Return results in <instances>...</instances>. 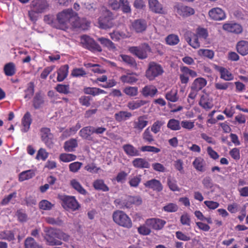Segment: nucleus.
Here are the masks:
<instances>
[{"mask_svg": "<svg viewBox=\"0 0 248 248\" xmlns=\"http://www.w3.org/2000/svg\"><path fill=\"white\" fill-rule=\"evenodd\" d=\"M124 92L127 95L135 96L138 94V88L136 87H128L124 88Z\"/></svg>", "mask_w": 248, "mask_h": 248, "instance_id": "nucleus-54", "label": "nucleus"}, {"mask_svg": "<svg viewBox=\"0 0 248 248\" xmlns=\"http://www.w3.org/2000/svg\"><path fill=\"white\" fill-rule=\"evenodd\" d=\"M148 4L152 12L158 14L163 13L162 5L157 0H148Z\"/></svg>", "mask_w": 248, "mask_h": 248, "instance_id": "nucleus-19", "label": "nucleus"}, {"mask_svg": "<svg viewBox=\"0 0 248 248\" xmlns=\"http://www.w3.org/2000/svg\"><path fill=\"white\" fill-rule=\"evenodd\" d=\"M199 105L205 109H209L213 106V99L208 94H203L201 97Z\"/></svg>", "mask_w": 248, "mask_h": 248, "instance_id": "nucleus-18", "label": "nucleus"}, {"mask_svg": "<svg viewBox=\"0 0 248 248\" xmlns=\"http://www.w3.org/2000/svg\"><path fill=\"white\" fill-rule=\"evenodd\" d=\"M199 38L196 34H194L192 38L187 37L186 40L191 47L196 49L200 46V43L199 41Z\"/></svg>", "mask_w": 248, "mask_h": 248, "instance_id": "nucleus-44", "label": "nucleus"}, {"mask_svg": "<svg viewBox=\"0 0 248 248\" xmlns=\"http://www.w3.org/2000/svg\"><path fill=\"white\" fill-rule=\"evenodd\" d=\"M113 221L118 225L126 229H130L132 227V221L130 217L124 211L117 210L112 214Z\"/></svg>", "mask_w": 248, "mask_h": 248, "instance_id": "nucleus-3", "label": "nucleus"}, {"mask_svg": "<svg viewBox=\"0 0 248 248\" xmlns=\"http://www.w3.org/2000/svg\"><path fill=\"white\" fill-rule=\"evenodd\" d=\"M108 79V77L106 75H103L98 77L94 83L98 84L99 86L104 88H109L116 85V82L114 79Z\"/></svg>", "mask_w": 248, "mask_h": 248, "instance_id": "nucleus-12", "label": "nucleus"}, {"mask_svg": "<svg viewBox=\"0 0 248 248\" xmlns=\"http://www.w3.org/2000/svg\"><path fill=\"white\" fill-rule=\"evenodd\" d=\"M58 230L52 227L45 228L44 232L45 233L44 239L47 244L49 246H61L62 243L59 240H57L58 233Z\"/></svg>", "mask_w": 248, "mask_h": 248, "instance_id": "nucleus-5", "label": "nucleus"}, {"mask_svg": "<svg viewBox=\"0 0 248 248\" xmlns=\"http://www.w3.org/2000/svg\"><path fill=\"white\" fill-rule=\"evenodd\" d=\"M231 84V83L230 82H218L215 83V87L218 90H226Z\"/></svg>", "mask_w": 248, "mask_h": 248, "instance_id": "nucleus-60", "label": "nucleus"}, {"mask_svg": "<svg viewBox=\"0 0 248 248\" xmlns=\"http://www.w3.org/2000/svg\"><path fill=\"white\" fill-rule=\"evenodd\" d=\"M92 134H93L92 126H86L83 127L79 132L80 136L88 140H92L91 135Z\"/></svg>", "mask_w": 248, "mask_h": 248, "instance_id": "nucleus-37", "label": "nucleus"}, {"mask_svg": "<svg viewBox=\"0 0 248 248\" xmlns=\"http://www.w3.org/2000/svg\"><path fill=\"white\" fill-rule=\"evenodd\" d=\"M200 39L206 40L208 36V32L206 29L202 27H198L195 34Z\"/></svg>", "mask_w": 248, "mask_h": 248, "instance_id": "nucleus-49", "label": "nucleus"}, {"mask_svg": "<svg viewBox=\"0 0 248 248\" xmlns=\"http://www.w3.org/2000/svg\"><path fill=\"white\" fill-rule=\"evenodd\" d=\"M195 169L201 172H204L205 170L206 163L203 158L201 157H196L192 163Z\"/></svg>", "mask_w": 248, "mask_h": 248, "instance_id": "nucleus-29", "label": "nucleus"}, {"mask_svg": "<svg viewBox=\"0 0 248 248\" xmlns=\"http://www.w3.org/2000/svg\"><path fill=\"white\" fill-rule=\"evenodd\" d=\"M146 21L144 19L135 20L131 24V29L137 33H141L145 31L147 28Z\"/></svg>", "mask_w": 248, "mask_h": 248, "instance_id": "nucleus-14", "label": "nucleus"}, {"mask_svg": "<svg viewBox=\"0 0 248 248\" xmlns=\"http://www.w3.org/2000/svg\"><path fill=\"white\" fill-rule=\"evenodd\" d=\"M34 86L33 82H31L28 84V87L25 90L24 98L29 100L31 98L34 92Z\"/></svg>", "mask_w": 248, "mask_h": 248, "instance_id": "nucleus-46", "label": "nucleus"}, {"mask_svg": "<svg viewBox=\"0 0 248 248\" xmlns=\"http://www.w3.org/2000/svg\"><path fill=\"white\" fill-rule=\"evenodd\" d=\"M207 84V80L203 78H196L193 82L191 89L199 91L204 88Z\"/></svg>", "mask_w": 248, "mask_h": 248, "instance_id": "nucleus-24", "label": "nucleus"}, {"mask_svg": "<svg viewBox=\"0 0 248 248\" xmlns=\"http://www.w3.org/2000/svg\"><path fill=\"white\" fill-rule=\"evenodd\" d=\"M142 137L144 140L149 143L154 140L153 137L149 130V128H147L144 131L142 135Z\"/></svg>", "mask_w": 248, "mask_h": 248, "instance_id": "nucleus-58", "label": "nucleus"}, {"mask_svg": "<svg viewBox=\"0 0 248 248\" xmlns=\"http://www.w3.org/2000/svg\"><path fill=\"white\" fill-rule=\"evenodd\" d=\"M86 74V71L83 68H76L73 69L71 72V76L76 78L83 77Z\"/></svg>", "mask_w": 248, "mask_h": 248, "instance_id": "nucleus-50", "label": "nucleus"}, {"mask_svg": "<svg viewBox=\"0 0 248 248\" xmlns=\"http://www.w3.org/2000/svg\"><path fill=\"white\" fill-rule=\"evenodd\" d=\"M237 52L242 56H246L248 54V41L241 40L239 41L236 46Z\"/></svg>", "mask_w": 248, "mask_h": 248, "instance_id": "nucleus-23", "label": "nucleus"}, {"mask_svg": "<svg viewBox=\"0 0 248 248\" xmlns=\"http://www.w3.org/2000/svg\"><path fill=\"white\" fill-rule=\"evenodd\" d=\"M124 153L129 156H136L140 155V151L133 145L126 144L123 146Z\"/></svg>", "mask_w": 248, "mask_h": 248, "instance_id": "nucleus-22", "label": "nucleus"}, {"mask_svg": "<svg viewBox=\"0 0 248 248\" xmlns=\"http://www.w3.org/2000/svg\"><path fill=\"white\" fill-rule=\"evenodd\" d=\"M41 139L46 144H48L52 139L53 136L50 132V129L48 128H42L40 130Z\"/></svg>", "mask_w": 248, "mask_h": 248, "instance_id": "nucleus-26", "label": "nucleus"}, {"mask_svg": "<svg viewBox=\"0 0 248 248\" xmlns=\"http://www.w3.org/2000/svg\"><path fill=\"white\" fill-rule=\"evenodd\" d=\"M145 116L139 117L137 120L133 122V128L138 133L141 132L142 130L147 125L148 121Z\"/></svg>", "mask_w": 248, "mask_h": 248, "instance_id": "nucleus-15", "label": "nucleus"}, {"mask_svg": "<svg viewBox=\"0 0 248 248\" xmlns=\"http://www.w3.org/2000/svg\"><path fill=\"white\" fill-rule=\"evenodd\" d=\"M120 79L123 83L128 84H133L138 80L137 75L129 71L122 75Z\"/></svg>", "mask_w": 248, "mask_h": 248, "instance_id": "nucleus-17", "label": "nucleus"}, {"mask_svg": "<svg viewBox=\"0 0 248 248\" xmlns=\"http://www.w3.org/2000/svg\"><path fill=\"white\" fill-rule=\"evenodd\" d=\"M120 7L124 13H130L131 9L127 0H120Z\"/></svg>", "mask_w": 248, "mask_h": 248, "instance_id": "nucleus-51", "label": "nucleus"}, {"mask_svg": "<svg viewBox=\"0 0 248 248\" xmlns=\"http://www.w3.org/2000/svg\"><path fill=\"white\" fill-rule=\"evenodd\" d=\"M97 40L103 46L106 47L109 50L114 51L116 49L114 43L109 39L104 37H100L97 39Z\"/></svg>", "mask_w": 248, "mask_h": 248, "instance_id": "nucleus-38", "label": "nucleus"}, {"mask_svg": "<svg viewBox=\"0 0 248 248\" xmlns=\"http://www.w3.org/2000/svg\"><path fill=\"white\" fill-rule=\"evenodd\" d=\"M101 11L102 16L98 19L99 28L102 29L111 28L113 26L112 13L104 7L101 8Z\"/></svg>", "mask_w": 248, "mask_h": 248, "instance_id": "nucleus-4", "label": "nucleus"}, {"mask_svg": "<svg viewBox=\"0 0 248 248\" xmlns=\"http://www.w3.org/2000/svg\"><path fill=\"white\" fill-rule=\"evenodd\" d=\"M55 89L61 93L68 94L69 93V86L68 85L59 84L55 87Z\"/></svg>", "mask_w": 248, "mask_h": 248, "instance_id": "nucleus-55", "label": "nucleus"}, {"mask_svg": "<svg viewBox=\"0 0 248 248\" xmlns=\"http://www.w3.org/2000/svg\"><path fill=\"white\" fill-rule=\"evenodd\" d=\"M78 146V142L75 139H71L66 141L63 145V148L66 152H71L75 151V148Z\"/></svg>", "mask_w": 248, "mask_h": 248, "instance_id": "nucleus-33", "label": "nucleus"}, {"mask_svg": "<svg viewBox=\"0 0 248 248\" xmlns=\"http://www.w3.org/2000/svg\"><path fill=\"white\" fill-rule=\"evenodd\" d=\"M208 15L211 19L216 21L223 20L226 17L224 10L219 7L212 8L209 11Z\"/></svg>", "mask_w": 248, "mask_h": 248, "instance_id": "nucleus-11", "label": "nucleus"}, {"mask_svg": "<svg viewBox=\"0 0 248 248\" xmlns=\"http://www.w3.org/2000/svg\"><path fill=\"white\" fill-rule=\"evenodd\" d=\"M163 72V69L159 64L155 62H151L146 72V77L150 80H152L155 77L162 74Z\"/></svg>", "mask_w": 248, "mask_h": 248, "instance_id": "nucleus-7", "label": "nucleus"}, {"mask_svg": "<svg viewBox=\"0 0 248 248\" xmlns=\"http://www.w3.org/2000/svg\"><path fill=\"white\" fill-rule=\"evenodd\" d=\"M53 206V204L46 200H42L39 203V208L44 210H49L52 208Z\"/></svg>", "mask_w": 248, "mask_h": 248, "instance_id": "nucleus-52", "label": "nucleus"}, {"mask_svg": "<svg viewBox=\"0 0 248 248\" xmlns=\"http://www.w3.org/2000/svg\"><path fill=\"white\" fill-rule=\"evenodd\" d=\"M141 181V176L137 175L131 176L129 177L128 184L131 187H137Z\"/></svg>", "mask_w": 248, "mask_h": 248, "instance_id": "nucleus-41", "label": "nucleus"}, {"mask_svg": "<svg viewBox=\"0 0 248 248\" xmlns=\"http://www.w3.org/2000/svg\"><path fill=\"white\" fill-rule=\"evenodd\" d=\"M35 175V170H29L23 171L19 174L18 180L22 182L32 178Z\"/></svg>", "mask_w": 248, "mask_h": 248, "instance_id": "nucleus-32", "label": "nucleus"}, {"mask_svg": "<svg viewBox=\"0 0 248 248\" xmlns=\"http://www.w3.org/2000/svg\"><path fill=\"white\" fill-rule=\"evenodd\" d=\"M82 163L79 162H75L69 165V168L70 171L77 172L81 168Z\"/></svg>", "mask_w": 248, "mask_h": 248, "instance_id": "nucleus-57", "label": "nucleus"}, {"mask_svg": "<svg viewBox=\"0 0 248 248\" xmlns=\"http://www.w3.org/2000/svg\"><path fill=\"white\" fill-rule=\"evenodd\" d=\"M147 102L142 100H135L129 101L127 107L130 110H135L146 104Z\"/></svg>", "mask_w": 248, "mask_h": 248, "instance_id": "nucleus-35", "label": "nucleus"}, {"mask_svg": "<svg viewBox=\"0 0 248 248\" xmlns=\"http://www.w3.org/2000/svg\"><path fill=\"white\" fill-rule=\"evenodd\" d=\"M49 4L46 0H33L30 4L28 11L30 19L33 23L38 20L40 14L46 12L49 9Z\"/></svg>", "mask_w": 248, "mask_h": 248, "instance_id": "nucleus-2", "label": "nucleus"}, {"mask_svg": "<svg viewBox=\"0 0 248 248\" xmlns=\"http://www.w3.org/2000/svg\"><path fill=\"white\" fill-rule=\"evenodd\" d=\"M180 222L183 225L190 226L191 218L187 213L183 214L180 217Z\"/></svg>", "mask_w": 248, "mask_h": 248, "instance_id": "nucleus-56", "label": "nucleus"}, {"mask_svg": "<svg viewBox=\"0 0 248 248\" xmlns=\"http://www.w3.org/2000/svg\"><path fill=\"white\" fill-rule=\"evenodd\" d=\"M46 221L51 225L61 226L63 224V221L61 217L54 218L53 217H46L45 218Z\"/></svg>", "mask_w": 248, "mask_h": 248, "instance_id": "nucleus-42", "label": "nucleus"}, {"mask_svg": "<svg viewBox=\"0 0 248 248\" xmlns=\"http://www.w3.org/2000/svg\"><path fill=\"white\" fill-rule=\"evenodd\" d=\"M204 204L211 210H215L219 206L218 202L213 201H205Z\"/></svg>", "mask_w": 248, "mask_h": 248, "instance_id": "nucleus-62", "label": "nucleus"}, {"mask_svg": "<svg viewBox=\"0 0 248 248\" xmlns=\"http://www.w3.org/2000/svg\"><path fill=\"white\" fill-rule=\"evenodd\" d=\"M94 188L96 190H100L103 191H108V187L105 184L103 180L98 179L95 180L93 184Z\"/></svg>", "mask_w": 248, "mask_h": 248, "instance_id": "nucleus-40", "label": "nucleus"}, {"mask_svg": "<svg viewBox=\"0 0 248 248\" xmlns=\"http://www.w3.org/2000/svg\"><path fill=\"white\" fill-rule=\"evenodd\" d=\"M25 248H44L43 247L38 244L34 238L28 237L24 242Z\"/></svg>", "mask_w": 248, "mask_h": 248, "instance_id": "nucleus-36", "label": "nucleus"}, {"mask_svg": "<svg viewBox=\"0 0 248 248\" xmlns=\"http://www.w3.org/2000/svg\"><path fill=\"white\" fill-rule=\"evenodd\" d=\"M222 29L225 31L236 34H240L243 31L242 25L234 22L224 23L223 25Z\"/></svg>", "mask_w": 248, "mask_h": 248, "instance_id": "nucleus-10", "label": "nucleus"}, {"mask_svg": "<svg viewBox=\"0 0 248 248\" xmlns=\"http://www.w3.org/2000/svg\"><path fill=\"white\" fill-rule=\"evenodd\" d=\"M131 116V113L126 111H120L114 115L115 120L119 122L125 121Z\"/></svg>", "mask_w": 248, "mask_h": 248, "instance_id": "nucleus-34", "label": "nucleus"}, {"mask_svg": "<svg viewBox=\"0 0 248 248\" xmlns=\"http://www.w3.org/2000/svg\"><path fill=\"white\" fill-rule=\"evenodd\" d=\"M81 43L83 47L92 51H102L101 47L95 41L87 35H83L81 37Z\"/></svg>", "mask_w": 248, "mask_h": 248, "instance_id": "nucleus-9", "label": "nucleus"}, {"mask_svg": "<svg viewBox=\"0 0 248 248\" xmlns=\"http://www.w3.org/2000/svg\"><path fill=\"white\" fill-rule=\"evenodd\" d=\"M48 154L46 152V150L43 148H41L38 151L36 158L37 159H42L45 160L48 157Z\"/></svg>", "mask_w": 248, "mask_h": 248, "instance_id": "nucleus-59", "label": "nucleus"}, {"mask_svg": "<svg viewBox=\"0 0 248 248\" xmlns=\"http://www.w3.org/2000/svg\"><path fill=\"white\" fill-rule=\"evenodd\" d=\"M176 238L181 241H188L191 239L190 236L186 235L181 231H177L175 233Z\"/></svg>", "mask_w": 248, "mask_h": 248, "instance_id": "nucleus-64", "label": "nucleus"}, {"mask_svg": "<svg viewBox=\"0 0 248 248\" xmlns=\"http://www.w3.org/2000/svg\"><path fill=\"white\" fill-rule=\"evenodd\" d=\"M146 187L153 189L156 191H160L162 190V186L159 181L153 179L147 181L144 184Z\"/></svg>", "mask_w": 248, "mask_h": 248, "instance_id": "nucleus-20", "label": "nucleus"}, {"mask_svg": "<svg viewBox=\"0 0 248 248\" xmlns=\"http://www.w3.org/2000/svg\"><path fill=\"white\" fill-rule=\"evenodd\" d=\"M59 158L63 162H69L76 160L77 156L71 154L62 153L60 155Z\"/></svg>", "mask_w": 248, "mask_h": 248, "instance_id": "nucleus-47", "label": "nucleus"}, {"mask_svg": "<svg viewBox=\"0 0 248 248\" xmlns=\"http://www.w3.org/2000/svg\"><path fill=\"white\" fill-rule=\"evenodd\" d=\"M213 67L216 70L219 72L220 78L221 79L225 81H231L233 79L234 76L233 74L227 68L215 64H213Z\"/></svg>", "mask_w": 248, "mask_h": 248, "instance_id": "nucleus-13", "label": "nucleus"}, {"mask_svg": "<svg viewBox=\"0 0 248 248\" xmlns=\"http://www.w3.org/2000/svg\"><path fill=\"white\" fill-rule=\"evenodd\" d=\"M132 164L136 168H149L150 164L146 159L142 158H137L132 161Z\"/></svg>", "mask_w": 248, "mask_h": 248, "instance_id": "nucleus-31", "label": "nucleus"}, {"mask_svg": "<svg viewBox=\"0 0 248 248\" xmlns=\"http://www.w3.org/2000/svg\"><path fill=\"white\" fill-rule=\"evenodd\" d=\"M32 120L31 115L29 112H27L24 115L22 119V131L24 132H27L30 129Z\"/></svg>", "mask_w": 248, "mask_h": 248, "instance_id": "nucleus-27", "label": "nucleus"}, {"mask_svg": "<svg viewBox=\"0 0 248 248\" xmlns=\"http://www.w3.org/2000/svg\"><path fill=\"white\" fill-rule=\"evenodd\" d=\"M57 20L59 24V28L62 30H65L70 27L79 28L80 26L78 14L72 9H65L59 13Z\"/></svg>", "mask_w": 248, "mask_h": 248, "instance_id": "nucleus-1", "label": "nucleus"}, {"mask_svg": "<svg viewBox=\"0 0 248 248\" xmlns=\"http://www.w3.org/2000/svg\"><path fill=\"white\" fill-rule=\"evenodd\" d=\"M44 103V97L41 93H36L33 98L32 105L35 109H39Z\"/></svg>", "mask_w": 248, "mask_h": 248, "instance_id": "nucleus-28", "label": "nucleus"}, {"mask_svg": "<svg viewBox=\"0 0 248 248\" xmlns=\"http://www.w3.org/2000/svg\"><path fill=\"white\" fill-rule=\"evenodd\" d=\"M150 227L146 225V222L144 224L140 226L138 228V232L143 235H147L151 232Z\"/></svg>", "mask_w": 248, "mask_h": 248, "instance_id": "nucleus-53", "label": "nucleus"}, {"mask_svg": "<svg viewBox=\"0 0 248 248\" xmlns=\"http://www.w3.org/2000/svg\"><path fill=\"white\" fill-rule=\"evenodd\" d=\"M198 54L200 56L206 57L210 59H212L214 56V51L207 49H200L198 50Z\"/></svg>", "mask_w": 248, "mask_h": 248, "instance_id": "nucleus-48", "label": "nucleus"}, {"mask_svg": "<svg viewBox=\"0 0 248 248\" xmlns=\"http://www.w3.org/2000/svg\"><path fill=\"white\" fill-rule=\"evenodd\" d=\"M5 74L7 76H12L16 73L15 65L13 62H9L5 64L4 67Z\"/></svg>", "mask_w": 248, "mask_h": 248, "instance_id": "nucleus-43", "label": "nucleus"}, {"mask_svg": "<svg viewBox=\"0 0 248 248\" xmlns=\"http://www.w3.org/2000/svg\"><path fill=\"white\" fill-rule=\"evenodd\" d=\"M166 222L161 219L153 218L146 220V224L151 228L155 230H160L164 226Z\"/></svg>", "mask_w": 248, "mask_h": 248, "instance_id": "nucleus-16", "label": "nucleus"}, {"mask_svg": "<svg viewBox=\"0 0 248 248\" xmlns=\"http://www.w3.org/2000/svg\"><path fill=\"white\" fill-rule=\"evenodd\" d=\"M129 52L141 59L147 57L148 52L150 51V48L147 44L144 43L139 46H131L128 49Z\"/></svg>", "mask_w": 248, "mask_h": 248, "instance_id": "nucleus-8", "label": "nucleus"}, {"mask_svg": "<svg viewBox=\"0 0 248 248\" xmlns=\"http://www.w3.org/2000/svg\"><path fill=\"white\" fill-rule=\"evenodd\" d=\"M128 202L125 205L126 208H129L132 204L140 205L142 202V200L139 196L129 197L127 199Z\"/></svg>", "mask_w": 248, "mask_h": 248, "instance_id": "nucleus-45", "label": "nucleus"}, {"mask_svg": "<svg viewBox=\"0 0 248 248\" xmlns=\"http://www.w3.org/2000/svg\"><path fill=\"white\" fill-rule=\"evenodd\" d=\"M69 66L65 64L62 66L57 71V80L59 82L63 81L68 74Z\"/></svg>", "mask_w": 248, "mask_h": 248, "instance_id": "nucleus-25", "label": "nucleus"}, {"mask_svg": "<svg viewBox=\"0 0 248 248\" xmlns=\"http://www.w3.org/2000/svg\"><path fill=\"white\" fill-rule=\"evenodd\" d=\"M157 93L156 88L153 85H146L142 89L141 93L145 97H154Z\"/></svg>", "mask_w": 248, "mask_h": 248, "instance_id": "nucleus-30", "label": "nucleus"}, {"mask_svg": "<svg viewBox=\"0 0 248 248\" xmlns=\"http://www.w3.org/2000/svg\"><path fill=\"white\" fill-rule=\"evenodd\" d=\"M62 206L66 210L75 211L79 209L80 205L74 196L61 195L59 196Z\"/></svg>", "mask_w": 248, "mask_h": 248, "instance_id": "nucleus-6", "label": "nucleus"}, {"mask_svg": "<svg viewBox=\"0 0 248 248\" xmlns=\"http://www.w3.org/2000/svg\"><path fill=\"white\" fill-rule=\"evenodd\" d=\"M91 97L89 96H81L79 98V102L82 105L89 107L90 105Z\"/></svg>", "mask_w": 248, "mask_h": 248, "instance_id": "nucleus-63", "label": "nucleus"}, {"mask_svg": "<svg viewBox=\"0 0 248 248\" xmlns=\"http://www.w3.org/2000/svg\"><path fill=\"white\" fill-rule=\"evenodd\" d=\"M70 185L73 188L77 190L80 194L85 195L86 190L82 186L80 183L76 179H72L70 181Z\"/></svg>", "mask_w": 248, "mask_h": 248, "instance_id": "nucleus-39", "label": "nucleus"}, {"mask_svg": "<svg viewBox=\"0 0 248 248\" xmlns=\"http://www.w3.org/2000/svg\"><path fill=\"white\" fill-rule=\"evenodd\" d=\"M177 13L183 16H188L195 13L194 9L185 5H178L176 7Z\"/></svg>", "mask_w": 248, "mask_h": 248, "instance_id": "nucleus-21", "label": "nucleus"}, {"mask_svg": "<svg viewBox=\"0 0 248 248\" xmlns=\"http://www.w3.org/2000/svg\"><path fill=\"white\" fill-rule=\"evenodd\" d=\"M2 239H5L8 241H11L14 239V233L10 231H6L1 232L0 234Z\"/></svg>", "mask_w": 248, "mask_h": 248, "instance_id": "nucleus-61", "label": "nucleus"}]
</instances>
